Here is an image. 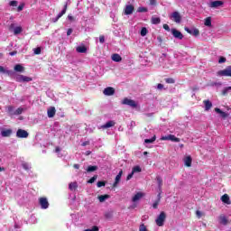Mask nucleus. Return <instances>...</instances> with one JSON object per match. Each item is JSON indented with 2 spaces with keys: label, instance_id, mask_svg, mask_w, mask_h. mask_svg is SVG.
Instances as JSON below:
<instances>
[{
  "label": "nucleus",
  "instance_id": "obj_43",
  "mask_svg": "<svg viewBox=\"0 0 231 231\" xmlns=\"http://www.w3.org/2000/svg\"><path fill=\"white\" fill-rule=\"evenodd\" d=\"M139 231H148L147 226H145V224H141L140 225Z\"/></svg>",
  "mask_w": 231,
  "mask_h": 231
},
{
  "label": "nucleus",
  "instance_id": "obj_8",
  "mask_svg": "<svg viewBox=\"0 0 231 231\" xmlns=\"http://www.w3.org/2000/svg\"><path fill=\"white\" fill-rule=\"evenodd\" d=\"M122 104L124 106H129L130 107H137V104H136V101L133 100V99H129V98H125L123 101H122Z\"/></svg>",
  "mask_w": 231,
  "mask_h": 231
},
{
  "label": "nucleus",
  "instance_id": "obj_62",
  "mask_svg": "<svg viewBox=\"0 0 231 231\" xmlns=\"http://www.w3.org/2000/svg\"><path fill=\"white\" fill-rule=\"evenodd\" d=\"M196 214H197L198 217H201V211L198 210V211L196 212Z\"/></svg>",
  "mask_w": 231,
  "mask_h": 231
},
{
  "label": "nucleus",
  "instance_id": "obj_7",
  "mask_svg": "<svg viewBox=\"0 0 231 231\" xmlns=\"http://www.w3.org/2000/svg\"><path fill=\"white\" fill-rule=\"evenodd\" d=\"M184 30L185 32H187V33H189V35H193V37H198V35H199V30L194 27H191V28L185 27Z\"/></svg>",
  "mask_w": 231,
  "mask_h": 231
},
{
  "label": "nucleus",
  "instance_id": "obj_60",
  "mask_svg": "<svg viewBox=\"0 0 231 231\" xmlns=\"http://www.w3.org/2000/svg\"><path fill=\"white\" fill-rule=\"evenodd\" d=\"M162 200V193H159L158 195H157V201H161Z\"/></svg>",
  "mask_w": 231,
  "mask_h": 231
},
{
  "label": "nucleus",
  "instance_id": "obj_3",
  "mask_svg": "<svg viewBox=\"0 0 231 231\" xmlns=\"http://www.w3.org/2000/svg\"><path fill=\"white\" fill-rule=\"evenodd\" d=\"M217 77H231V66L217 72Z\"/></svg>",
  "mask_w": 231,
  "mask_h": 231
},
{
  "label": "nucleus",
  "instance_id": "obj_6",
  "mask_svg": "<svg viewBox=\"0 0 231 231\" xmlns=\"http://www.w3.org/2000/svg\"><path fill=\"white\" fill-rule=\"evenodd\" d=\"M161 140L175 142L176 143H180V138L175 137L173 134H168V135L162 136L161 137Z\"/></svg>",
  "mask_w": 231,
  "mask_h": 231
},
{
  "label": "nucleus",
  "instance_id": "obj_22",
  "mask_svg": "<svg viewBox=\"0 0 231 231\" xmlns=\"http://www.w3.org/2000/svg\"><path fill=\"white\" fill-rule=\"evenodd\" d=\"M76 51H77L78 53H86V51H88V48H86V46H84V45L78 46V47L76 48Z\"/></svg>",
  "mask_w": 231,
  "mask_h": 231
},
{
  "label": "nucleus",
  "instance_id": "obj_52",
  "mask_svg": "<svg viewBox=\"0 0 231 231\" xmlns=\"http://www.w3.org/2000/svg\"><path fill=\"white\" fill-rule=\"evenodd\" d=\"M163 29L166 30V32H171L172 29H171V27H169V24L164 23L163 24Z\"/></svg>",
  "mask_w": 231,
  "mask_h": 231
},
{
  "label": "nucleus",
  "instance_id": "obj_11",
  "mask_svg": "<svg viewBox=\"0 0 231 231\" xmlns=\"http://www.w3.org/2000/svg\"><path fill=\"white\" fill-rule=\"evenodd\" d=\"M66 10H68V4H66L64 5L61 12L56 17L51 18V23H57V21H59L60 19V17H62V15H64V14H66Z\"/></svg>",
  "mask_w": 231,
  "mask_h": 231
},
{
  "label": "nucleus",
  "instance_id": "obj_47",
  "mask_svg": "<svg viewBox=\"0 0 231 231\" xmlns=\"http://www.w3.org/2000/svg\"><path fill=\"white\" fill-rule=\"evenodd\" d=\"M97 175L93 176L90 180H88V183H95V181H97Z\"/></svg>",
  "mask_w": 231,
  "mask_h": 231
},
{
  "label": "nucleus",
  "instance_id": "obj_30",
  "mask_svg": "<svg viewBox=\"0 0 231 231\" xmlns=\"http://www.w3.org/2000/svg\"><path fill=\"white\" fill-rule=\"evenodd\" d=\"M98 199L100 203H104L106 199H109V195H100L98 196Z\"/></svg>",
  "mask_w": 231,
  "mask_h": 231
},
{
  "label": "nucleus",
  "instance_id": "obj_19",
  "mask_svg": "<svg viewBox=\"0 0 231 231\" xmlns=\"http://www.w3.org/2000/svg\"><path fill=\"white\" fill-rule=\"evenodd\" d=\"M123 174H124V171L121 170L116 177V180L114 182V187H116V185H118V183H120V180H122Z\"/></svg>",
  "mask_w": 231,
  "mask_h": 231
},
{
  "label": "nucleus",
  "instance_id": "obj_37",
  "mask_svg": "<svg viewBox=\"0 0 231 231\" xmlns=\"http://www.w3.org/2000/svg\"><path fill=\"white\" fill-rule=\"evenodd\" d=\"M23 107H19L14 113H12V115H23Z\"/></svg>",
  "mask_w": 231,
  "mask_h": 231
},
{
  "label": "nucleus",
  "instance_id": "obj_31",
  "mask_svg": "<svg viewBox=\"0 0 231 231\" xmlns=\"http://www.w3.org/2000/svg\"><path fill=\"white\" fill-rule=\"evenodd\" d=\"M219 223H220V225H226L228 223L226 217H225V216L220 217Z\"/></svg>",
  "mask_w": 231,
  "mask_h": 231
},
{
  "label": "nucleus",
  "instance_id": "obj_38",
  "mask_svg": "<svg viewBox=\"0 0 231 231\" xmlns=\"http://www.w3.org/2000/svg\"><path fill=\"white\" fill-rule=\"evenodd\" d=\"M147 33H148L147 28L143 27V28L141 29V36H142V37H145V35H147Z\"/></svg>",
  "mask_w": 231,
  "mask_h": 231
},
{
  "label": "nucleus",
  "instance_id": "obj_49",
  "mask_svg": "<svg viewBox=\"0 0 231 231\" xmlns=\"http://www.w3.org/2000/svg\"><path fill=\"white\" fill-rule=\"evenodd\" d=\"M97 186L98 187V189H100V187H106V182H104V181H97Z\"/></svg>",
  "mask_w": 231,
  "mask_h": 231
},
{
  "label": "nucleus",
  "instance_id": "obj_46",
  "mask_svg": "<svg viewBox=\"0 0 231 231\" xmlns=\"http://www.w3.org/2000/svg\"><path fill=\"white\" fill-rule=\"evenodd\" d=\"M33 51H34V55H41V48L40 47L33 49Z\"/></svg>",
  "mask_w": 231,
  "mask_h": 231
},
{
  "label": "nucleus",
  "instance_id": "obj_21",
  "mask_svg": "<svg viewBox=\"0 0 231 231\" xmlns=\"http://www.w3.org/2000/svg\"><path fill=\"white\" fill-rule=\"evenodd\" d=\"M112 60H114V62H122V56L118 53H115L112 55Z\"/></svg>",
  "mask_w": 231,
  "mask_h": 231
},
{
  "label": "nucleus",
  "instance_id": "obj_35",
  "mask_svg": "<svg viewBox=\"0 0 231 231\" xmlns=\"http://www.w3.org/2000/svg\"><path fill=\"white\" fill-rule=\"evenodd\" d=\"M204 24L205 26H212V19L210 17L206 18Z\"/></svg>",
  "mask_w": 231,
  "mask_h": 231
},
{
  "label": "nucleus",
  "instance_id": "obj_44",
  "mask_svg": "<svg viewBox=\"0 0 231 231\" xmlns=\"http://www.w3.org/2000/svg\"><path fill=\"white\" fill-rule=\"evenodd\" d=\"M98 226H93L91 228L85 229L84 231H98Z\"/></svg>",
  "mask_w": 231,
  "mask_h": 231
},
{
  "label": "nucleus",
  "instance_id": "obj_1",
  "mask_svg": "<svg viewBox=\"0 0 231 231\" xmlns=\"http://www.w3.org/2000/svg\"><path fill=\"white\" fill-rule=\"evenodd\" d=\"M165 219H167V214H165L164 211H162L155 219L157 226H163V225H165Z\"/></svg>",
  "mask_w": 231,
  "mask_h": 231
},
{
  "label": "nucleus",
  "instance_id": "obj_58",
  "mask_svg": "<svg viewBox=\"0 0 231 231\" xmlns=\"http://www.w3.org/2000/svg\"><path fill=\"white\" fill-rule=\"evenodd\" d=\"M82 147H86V145H89V141H85L81 143Z\"/></svg>",
  "mask_w": 231,
  "mask_h": 231
},
{
  "label": "nucleus",
  "instance_id": "obj_57",
  "mask_svg": "<svg viewBox=\"0 0 231 231\" xmlns=\"http://www.w3.org/2000/svg\"><path fill=\"white\" fill-rule=\"evenodd\" d=\"M71 33H73V29H68V31H67L68 37H69V35H71Z\"/></svg>",
  "mask_w": 231,
  "mask_h": 231
},
{
  "label": "nucleus",
  "instance_id": "obj_27",
  "mask_svg": "<svg viewBox=\"0 0 231 231\" xmlns=\"http://www.w3.org/2000/svg\"><path fill=\"white\" fill-rule=\"evenodd\" d=\"M14 71H17L19 73H23V71H24V67H23V65H21V64H16L14 66Z\"/></svg>",
  "mask_w": 231,
  "mask_h": 231
},
{
  "label": "nucleus",
  "instance_id": "obj_59",
  "mask_svg": "<svg viewBox=\"0 0 231 231\" xmlns=\"http://www.w3.org/2000/svg\"><path fill=\"white\" fill-rule=\"evenodd\" d=\"M157 89H163V84L159 83V84L157 85Z\"/></svg>",
  "mask_w": 231,
  "mask_h": 231
},
{
  "label": "nucleus",
  "instance_id": "obj_13",
  "mask_svg": "<svg viewBox=\"0 0 231 231\" xmlns=\"http://www.w3.org/2000/svg\"><path fill=\"white\" fill-rule=\"evenodd\" d=\"M103 94L106 97H113L115 95V88L113 87H107L104 89Z\"/></svg>",
  "mask_w": 231,
  "mask_h": 231
},
{
  "label": "nucleus",
  "instance_id": "obj_14",
  "mask_svg": "<svg viewBox=\"0 0 231 231\" xmlns=\"http://www.w3.org/2000/svg\"><path fill=\"white\" fill-rule=\"evenodd\" d=\"M143 196H145V193L139 191L137 192L133 198H132V201L133 203H136V201H140V199H142V198H143Z\"/></svg>",
  "mask_w": 231,
  "mask_h": 231
},
{
  "label": "nucleus",
  "instance_id": "obj_50",
  "mask_svg": "<svg viewBox=\"0 0 231 231\" xmlns=\"http://www.w3.org/2000/svg\"><path fill=\"white\" fill-rule=\"evenodd\" d=\"M225 62H226V58H225V57H220L219 60H218V63H219V64H223V63H225Z\"/></svg>",
  "mask_w": 231,
  "mask_h": 231
},
{
  "label": "nucleus",
  "instance_id": "obj_64",
  "mask_svg": "<svg viewBox=\"0 0 231 231\" xmlns=\"http://www.w3.org/2000/svg\"><path fill=\"white\" fill-rule=\"evenodd\" d=\"M157 41H158V42H162L163 40L162 39L161 36H158V37H157Z\"/></svg>",
  "mask_w": 231,
  "mask_h": 231
},
{
  "label": "nucleus",
  "instance_id": "obj_9",
  "mask_svg": "<svg viewBox=\"0 0 231 231\" xmlns=\"http://www.w3.org/2000/svg\"><path fill=\"white\" fill-rule=\"evenodd\" d=\"M9 30H10V32L13 31L14 35H19V33H22V32H23V27H21V26L15 27L14 23H11V25L9 26Z\"/></svg>",
  "mask_w": 231,
  "mask_h": 231
},
{
  "label": "nucleus",
  "instance_id": "obj_54",
  "mask_svg": "<svg viewBox=\"0 0 231 231\" xmlns=\"http://www.w3.org/2000/svg\"><path fill=\"white\" fill-rule=\"evenodd\" d=\"M99 42H100L101 44H104V42H106V38H105L104 36H100V37H99Z\"/></svg>",
  "mask_w": 231,
  "mask_h": 231
},
{
  "label": "nucleus",
  "instance_id": "obj_39",
  "mask_svg": "<svg viewBox=\"0 0 231 231\" xmlns=\"http://www.w3.org/2000/svg\"><path fill=\"white\" fill-rule=\"evenodd\" d=\"M132 172L136 173V172H142V168L140 166H134L132 170Z\"/></svg>",
  "mask_w": 231,
  "mask_h": 231
},
{
  "label": "nucleus",
  "instance_id": "obj_33",
  "mask_svg": "<svg viewBox=\"0 0 231 231\" xmlns=\"http://www.w3.org/2000/svg\"><path fill=\"white\" fill-rule=\"evenodd\" d=\"M98 167L97 166H88L87 169V172H95V171H97Z\"/></svg>",
  "mask_w": 231,
  "mask_h": 231
},
{
  "label": "nucleus",
  "instance_id": "obj_56",
  "mask_svg": "<svg viewBox=\"0 0 231 231\" xmlns=\"http://www.w3.org/2000/svg\"><path fill=\"white\" fill-rule=\"evenodd\" d=\"M7 111L8 113H10V115H12V113H14V106H8Z\"/></svg>",
  "mask_w": 231,
  "mask_h": 231
},
{
  "label": "nucleus",
  "instance_id": "obj_34",
  "mask_svg": "<svg viewBox=\"0 0 231 231\" xmlns=\"http://www.w3.org/2000/svg\"><path fill=\"white\" fill-rule=\"evenodd\" d=\"M0 73H6L7 75H11L12 71L5 69L3 66H0Z\"/></svg>",
  "mask_w": 231,
  "mask_h": 231
},
{
  "label": "nucleus",
  "instance_id": "obj_29",
  "mask_svg": "<svg viewBox=\"0 0 231 231\" xmlns=\"http://www.w3.org/2000/svg\"><path fill=\"white\" fill-rule=\"evenodd\" d=\"M160 23H162V20L160 19V17H155V16L152 17V24H160Z\"/></svg>",
  "mask_w": 231,
  "mask_h": 231
},
{
  "label": "nucleus",
  "instance_id": "obj_26",
  "mask_svg": "<svg viewBox=\"0 0 231 231\" xmlns=\"http://www.w3.org/2000/svg\"><path fill=\"white\" fill-rule=\"evenodd\" d=\"M184 163L186 167H190L192 165V158L190 156H188L184 159Z\"/></svg>",
  "mask_w": 231,
  "mask_h": 231
},
{
  "label": "nucleus",
  "instance_id": "obj_63",
  "mask_svg": "<svg viewBox=\"0 0 231 231\" xmlns=\"http://www.w3.org/2000/svg\"><path fill=\"white\" fill-rule=\"evenodd\" d=\"M68 19H69V21H73L74 18H73V16H71V14H69Z\"/></svg>",
  "mask_w": 231,
  "mask_h": 231
},
{
  "label": "nucleus",
  "instance_id": "obj_23",
  "mask_svg": "<svg viewBox=\"0 0 231 231\" xmlns=\"http://www.w3.org/2000/svg\"><path fill=\"white\" fill-rule=\"evenodd\" d=\"M215 111H216L218 115H220L221 118H226V117L228 116V114H227V113L222 111V110L219 109V108H215Z\"/></svg>",
  "mask_w": 231,
  "mask_h": 231
},
{
  "label": "nucleus",
  "instance_id": "obj_40",
  "mask_svg": "<svg viewBox=\"0 0 231 231\" xmlns=\"http://www.w3.org/2000/svg\"><path fill=\"white\" fill-rule=\"evenodd\" d=\"M154 142H156V136H153L151 139H145L144 140V143H152Z\"/></svg>",
  "mask_w": 231,
  "mask_h": 231
},
{
  "label": "nucleus",
  "instance_id": "obj_12",
  "mask_svg": "<svg viewBox=\"0 0 231 231\" xmlns=\"http://www.w3.org/2000/svg\"><path fill=\"white\" fill-rule=\"evenodd\" d=\"M17 138H28L30 136V134L26 130L18 129L16 132Z\"/></svg>",
  "mask_w": 231,
  "mask_h": 231
},
{
  "label": "nucleus",
  "instance_id": "obj_17",
  "mask_svg": "<svg viewBox=\"0 0 231 231\" xmlns=\"http://www.w3.org/2000/svg\"><path fill=\"white\" fill-rule=\"evenodd\" d=\"M210 8H219V6H223L222 1H213L209 3Z\"/></svg>",
  "mask_w": 231,
  "mask_h": 231
},
{
  "label": "nucleus",
  "instance_id": "obj_32",
  "mask_svg": "<svg viewBox=\"0 0 231 231\" xmlns=\"http://www.w3.org/2000/svg\"><path fill=\"white\" fill-rule=\"evenodd\" d=\"M231 91V87H226L222 90V95L223 97H226V95H228V93H230Z\"/></svg>",
  "mask_w": 231,
  "mask_h": 231
},
{
  "label": "nucleus",
  "instance_id": "obj_48",
  "mask_svg": "<svg viewBox=\"0 0 231 231\" xmlns=\"http://www.w3.org/2000/svg\"><path fill=\"white\" fill-rule=\"evenodd\" d=\"M137 12H139L140 14L147 12V8L141 6L137 9Z\"/></svg>",
  "mask_w": 231,
  "mask_h": 231
},
{
  "label": "nucleus",
  "instance_id": "obj_45",
  "mask_svg": "<svg viewBox=\"0 0 231 231\" xmlns=\"http://www.w3.org/2000/svg\"><path fill=\"white\" fill-rule=\"evenodd\" d=\"M18 2L15 0H13L9 3V6L17 7Z\"/></svg>",
  "mask_w": 231,
  "mask_h": 231
},
{
  "label": "nucleus",
  "instance_id": "obj_61",
  "mask_svg": "<svg viewBox=\"0 0 231 231\" xmlns=\"http://www.w3.org/2000/svg\"><path fill=\"white\" fill-rule=\"evenodd\" d=\"M9 55H11V57H14V55H17V52L16 51H11Z\"/></svg>",
  "mask_w": 231,
  "mask_h": 231
},
{
  "label": "nucleus",
  "instance_id": "obj_24",
  "mask_svg": "<svg viewBox=\"0 0 231 231\" xmlns=\"http://www.w3.org/2000/svg\"><path fill=\"white\" fill-rule=\"evenodd\" d=\"M205 111H210L212 108V102L210 100H204Z\"/></svg>",
  "mask_w": 231,
  "mask_h": 231
},
{
  "label": "nucleus",
  "instance_id": "obj_18",
  "mask_svg": "<svg viewBox=\"0 0 231 231\" xmlns=\"http://www.w3.org/2000/svg\"><path fill=\"white\" fill-rule=\"evenodd\" d=\"M133 12H134V6L128 5L125 6V15H131V14H133Z\"/></svg>",
  "mask_w": 231,
  "mask_h": 231
},
{
  "label": "nucleus",
  "instance_id": "obj_53",
  "mask_svg": "<svg viewBox=\"0 0 231 231\" xmlns=\"http://www.w3.org/2000/svg\"><path fill=\"white\" fill-rule=\"evenodd\" d=\"M158 205H160V200H156L155 202H153L152 208H158Z\"/></svg>",
  "mask_w": 231,
  "mask_h": 231
},
{
  "label": "nucleus",
  "instance_id": "obj_55",
  "mask_svg": "<svg viewBox=\"0 0 231 231\" xmlns=\"http://www.w3.org/2000/svg\"><path fill=\"white\" fill-rule=\"evenodd\" d=\"M133 176H134V173L132 171L131 173H129L126 177L127 181H129V180H131V178H133Z\"/></svg>",
  "mask_w": 231,
  "mask_h": 231
},
{
  "label": "nucleus",
  "instance_id": "obj_4",
  "mask_svg": "<svg viewBox=\"0 0 231 231\" xmlns=\"http://www.w3.org/2000/svg\"><path fill=\"white\" fill-rule=\"evenodd\" d=\"M39 205L42 210H46L47 208H50V202H48V199L46 198H40Z\"/></svg>",
  "mask_w": 231,
  "mask_h": 231
},
{
  "label": "nucleus",
  "instance_id": "obj_36",
  "mask_svg": "<svg viewBox=\"0 0 231 231\" xmlns=\"http://www.w3.org/2000/svg\"><path fill=\"white\" fill-rule=\"evenodd\" d=\"M77 187H78L77 182H71L69 185V190H75V189H77Z\"/></svg>",
  "mask_w": 231,
  "mask_h": 231
},
{
  "label": "nucleus",
  "instance_id": "obj_16",
  "mask_svg": "<svg viewBox=\"0 0 231 231\" xmlns=\"http://www.w3.org/2000/svg\"><path fill=\"white\" fill-rule=\"evenodd\" d=\"M55 113H57V110L55 109L54 106H51L47 110V115L49 118H53V116H55Z\"/></svg>",
  "mask_w": 231,
  "mask_h": 231
},
{
  "label": "nucleus",
  "instance_id": "obj_28",
  "mask_svg": "<svg viewBox=\"0 0 231 231\" xmlns=\"http://www.w3.org/2000/svg\"><path fill=\"white\" fill-rule=\"evenodd\" d=\"M156 181L158 183L159 189L162 190V186L163 185V180H162V177L157 176Z\"/></svg>",
  "mask_w": 231,
  "mask_h": 231
},
{
  "label": "nucleus",
  "instance_id": "obj_15",
  "mask_svg": "<svg viewBox=\"0 0 231 231\" xmlns=\"http://www.w3.org/2000/svg\"><path fill=\"white\" fill-rule=\"evenodd\" d=\"M116 122L113 120H110L106 122L105 125H101V129H109V127H115Z\"/></svg>",
  "mask_w": 231,
  "mask_h": 231
},
{
  "label": "nucleus",
  "instance_id": "obj_10",
  "mask_svg": "<svg viewBox=\"0 0 231 231\" xmlns=\"http://www.w3.org/2000/svg\"><path fill=\"white\" fill-rule=\"evenodd\" d=\"M171 33L175 39H179V41L183 40V33H181V32L178 31L177 29H171Z\"/></svg>",
  "mask_w": 231,
  "mask_h": 231
},
{
  "label": "nucleus",
  "instance_id": "obj_42",
  "mask_svg": "<svg viewBox=\"0 0 231 231\" xmlns=\"http://www.w3.org/2000/svg\"><path fill=\"white\" fill-rule=\"evenodd\" d=\"M166 84H174L176 82V80H174V79L172 78H168L165 79Z\"/></svg>",
  "mask_w": 231,
  "mask_h": 231
},
{
  "label": "nucleus",
  "instance_id": "obj_2",
  "mask_svg": "<svg viewBox=\"0 0 231 231\" xmlns=\"http://www.w3.org/2000/svg\"><path fill=\"white\" fill-rule=\"evenodd\" d=\"M14 80L16 82H32V79L28 76L17 74L14 76Z\"/></svg>",
  "mask_w": 231,
  "mask_h": 231
},
{
  "label": "nucleus",
  "instance_id": "obj_51",
  "mask_svg": "<svg viewBox=\"0 0 231 231\" xmlns=\"http://www.w3.org/2000/svg\"><path fill=\"white\" fill-rule=\"evenodd\" d=\"M23 10H24V4H21V5L17 7V12H23Z\"/></svg>",
  "mask_w": 231,
  "mask_h": 231
},
{
  "label": "nucleus",
  "instance_id": "obj_5",
  "mask_svg": "<svg viewBox=\"0 0 231 231\" xmlns=\"http://www.w3.org/2000/svg\"><path fill=\"white\" fill-rule=\"evenodd\" d=\"M170 19H172L174 23L180 24V23H181V14H180L178 11H175L170 15Z\"/></svg>",
  "mask_w": 231,
  "mask_h": 231
},
{
  "label": "nucleus",
  "instance_id": "obj_20",
  "mask_svg": "<svg viewBox=\"0 0 231 231\" xmlns=\"http://www.w3.org/2000/svg\"><path fill=\"white\" fill-rule=\"evenodd\" d=\"M221 201L223 203H226V205H230V197H228V194H224L222 197H221Z\"/></svg>",
  "mask_w": 231,
  "mask_h": 231
},
{
  "label": "nucleus",
  "instance_id": "obj_41",
  "mask_svg": "<svg viewBox=\"0 0 231 231\" xmlns=\"http://www.w3.org/2000/svg\"><path fill=\"white\" fill-rule=\"evenodd\" d=\"M22 167L24 171H30V164L28 162L22 163Z\"/></svg>",
  "mask_w": 231,
  "mask_h": 231
},
{
  "label": "nucleus",
  "instance_id": "obj_25",
  "mask_svg": "<svg viewBox=\"0 0 231 231\" xmlns=\"http://www.w3.org/2000/svg\"><path fill=\"white\" fill-rule=\"evenodd\" d=\"M1 135L4 137H8L12 135V129L3 130Z\"/></svg>",
  "mask_w": 231,
  "mask_h": 231
}]
</instances>
